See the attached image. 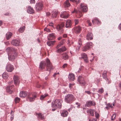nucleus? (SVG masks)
Returning <instances> with one entry per match:
<instances>
[{"mask_svg": "<svg viewBox=\"0 0 121 121\" xmlns=\"http://www.w3.org/2000/svg\"><path fill=\"white\" fill-rule=\"evenodd\" d=\"M28 94L25 91H22L20 92V96L22 98H25L27 95L28 96Z\"/></svg>", "mask_w": 121, "mask_h": 121, "instance_id": "nucleus-18", "label": "nucleus"}, {"mask_svg": "<svg viewBox=\"0 0 121 121\" xmlns=\"http://www.w3.org/2000/svg\"><path fill=\"white\" fill-rule=\"evenodd\" d=\"M82 4H81L80 5L81 9V10H82L83 12H86L88 10L86 6H82Z\"/></svg>", "mask_w": 121, "mask_h": 121, "instance_id": "nucleus-22", "label": "nucleus"}, {"mask_svg": "<svg viewBox=\"0 0 121 121\" xmlns=\"http://www.w3.org/2000/svg\"><path fill=\"white\" fill-rule=\"evenodd\" d=\"M27 11L28 13L30 14L34 13V11L33 8L30 6L27 8Z\"/></svg>", "mask_w": 121, "mask_h": 121, "instance_id": "nucleus-21", "label": "nucleus"}, {"mask_svg": "<svg viewBox=\"0 0 121 121\" xmlns=\"http://www.w3.org/2000/svg\"><path fill=\"white\" fill-rule=\"evenodd\" d=\"M43 8V4L42 2H39L37 3L35 5V8L36 10L39 11L42 10Z\"/></svg>", "mask_w": 121, "mask_h": 121, "instance_id": "nucleus-6", "label": "nucleus"}, {"mask_svg": "<svg viewBox=\"0 0 121 121\" xmlns=\"http://www.w3.org/2000/svg\"><path fill=\"white\" fill-rule=\"evenodd\" d=\"M82 58H83L84 61L86 62H88V60L86 55L85 53L81 54Z\"/></svg>", "mask_w": 121, "mask_h": 121, "instance_id": "nucleus-14", "label": "nucleus"}, {"mask_svg": "<svg viewBox=\"0 0 121 121\" xmlns=\"http://www.w3.org/2000/svg\"><path fill=\"white\" fill-rule=\"evenodd\" d=\"M66 48L65 47H63L61 48L57 49L56 51L57 53H60L63 52L66 50Z\"/></svg>", "mask_w": 121, "mask_h": 121, "instance_id": "nucleus-20", "label": "nucleus"}, {"mask_svg": "<svg viewBox=\"0 0 121 121\" xmlns=\"http://www.w3.org/2000/svg\"><path fill=\"white\" fill-rule=\"evenodd\" d=\"M92 23L94 24L97 23V24L99 25L100 24V22L99 21L97 18H95L92 21Z\"/></svg>", "mask_w": 121, "mask_h": 121, "instance_id": "nucleus-24", "label": "nucleus"}, {"mask_svg": "<svg viewBox=\"0 0 121 121\" xmlns=\"http://www.w3.org/2000/svg\"><path fill=\"white\" fill-rule=\"evenodd\" d=\"M55 43V41H49L47 42V44L49 46H52Z\"/></svg>", "mask_w": 121, "mask_h": 121, "instance_id": "nucleus-28", "label": "nucleus"}, {"mask_svg": "<svg viewBox=\"0 0 121 121\" xmlns=\"http://www.w3.org/2000/svg\"><path fill=\"white\" fill-rule=\"evenodd\" d=\"M119 87H121V82H120L118 85Z\"/></svg>", "mask_w": 121, "mask_h": 121, "instance_id": "nucleus-60", "label": "nucleus"}, {"mask_svg": "<svg viewBox=\"0 0 121 121\" xmlns=\"http://www.w3.org/2000/svg\"><path fill=\"white\" fill-rule=\"evenodd\" d=\"M67 37V35L66 34H64L63 35V37L64 38H66Z\"/></svg>", "mask_w": 121, "mask_h": 121, "instance_id": "nucleus-53", "label": "nucleus"}, {"mask_svg": "<svg viewBox=\"0 0 121 121\" xmlns=\"http://www.w3.org/2000/svg\"><path fill=\"white\" fill-rule=\"evenodd\" d=\"M4 15H6V16H9V13H5L4 14Z\"/></svg>", "mask_w": 121, "mask_h": 121, "instance_id": "nucleus-62", "label": "nucleus"}, {"mask_svg": "<svg viewBox=\"0 0 121 121\" xmlns=\"http://www.w3.org/2000/svg\"><path fill=\"white\" fill-rule=\"evenodd\" d=\"M36 115L38 116V117L39 119H41V120H43L44 119V116L41 113H36Z\"/></svg>", "mask_w": 121, "mask_h": 121, "instance_id": "nucleus-26", "label": "nucleus"}, {"mask_svg": "<svg viewBox=\"0 0 121 121\" xmlns=\"http://www.w3.org/2000/svg\"><path fill=\"white\" fill-rule=\"evenodd\" d=\"M71 21L70 20L66 21L65 24V27L66 28H70L72 25Z\"/></svg>", "mask_w": 121, "mask_h": 121, "instance_id": "nucleus-15", "label": "nucleus"}, {"mask_svg": "<svg viewBox=\"0 0 121 121\" xmlns=\"http://www.w3.org/2000/svg\"><path fill=\"white\" fill-rule=\"evenodd\" d=\"M85 92L88 94H90L91 93V92L90 91H86Z\"/></svg>", "mask_w": 121, "mask_h": 121, "instance_id": "nucleus-55", "label": "nucleus"}, {"mask_svg": "<svg viewBox=\"0 0 121 121\" xmlns=\"http://www.w3.org/2000/svg\"><path fill=\"white\" fill-rule=\"evenodd\" d=\"M49 38H48V39H52L55 38V34L52 33L49 35Z\"/></svg>", "mask_w": 121, "mask_h": 121, "instance_id": "nucleus-33", "label": "nucleus"}, {"mask_svg": "<svg viewBox=\"0 0 121 121\" xmlns=\"http://www.w3.org/2000/svg\"><path fill=\"white\" fill-rule=\"evenodd\" d=\"M67 64L65 63L64 64L63 66V68H65L67 67Z\"/></svg>", "mask_w": 121, "mask_h": 121, "instance_id": "nucleus-49", "label": "nucleus"}, {"mask_svg": "<svg viewBox=\"0 0 121 121\" xmlns=\"http://www.w3.org/2000/svg\"><path fill=\"white\" fill-rule=\"evenodd\" d=\"M37 96V93H28V99L30 101H32L35 100Z\"/></svg>", "mask_w": 121, "mask_h": 121, "instance_id": "nucleus-5", "label": "nucleus"}, {"mask_svg": "<svg viewBox=\"0 0 121 121\" xmlns=\"http://www.w3.org/2000/svg\"><path fill=\"white\" fill-rule=\"evenodd\" d=\"M60 16L62 18H67L69 17V15L68 12L64 11L61 13Z\"/></svg>", "mask_w": 121, "mask_h": 121, "instance_id": "nucleus-9", "label": "nucleus"}, {"mask_svg": "<svg viewBox=\"0 0 121 121\" xmlns=\"http://www.w3.org/2000/svg\"><path fill=\"white\" fill-rule=\"evenodd\" d=\"M81 30V27L78 26L77 27H76V33H79Z\"/></svg>", "mask_w": 121, "mask_h": 121, "instance_id": "nucleus-38", "label": "nucleus"}, {"mask_svg": "<svg viewBox=\"0 0 121 121\" xmlns=\"http://www.w3.org/2000/svg\"><path fill=\"white\" fill-rule=\"evenodd\" d=\"M12 115V116L11 117V120H12L14 118V117H13V115Z\"/></svg>", "mask_w": 121, "mask_h": 121, "instance_id": "nucleus-57", "label": "nucleus"}, {"mask_svg": "<svg viewBox=\"0 0 121 121\" xmlns=\"http://www.w3.org/2000/svg\"><path fill=\"white\" fill-rule=\"evenodd\" d=\"M82 44V42L81 39L80 38L78 40V45L77 47V49L79 50L80 49V47Z\"/></svg>", "mask_w": 121, "mask_h": 121, "instance_id": "nucleus-27", "label": "nucleus"}, {"mask_svg": "<svg viewBox=\"0 0 121 121\" xmlns=\"http://www.w3.org/2000/svg\"><path fill=\"white\" fill-rule=\"evenodd\" d=\"M2 77L4 79H7L8 77V73L6 72H4L2 74Z\"/></svg>", "mask_w": 121, "mask_h": 121, "instance_id": "nucleus-31", "label": "nucleus"}, {"mask_svg": "<svg viewBox=\"0 0 121 121\" xmlns=\"http://www.w3.org/2000/svg\"><path fill=\"white\" fill-rule=\"evenodd\" d=\"M68 114V113L67 111L65 110H63L61 112V116L63 117H66Z\"/></svg>", "mask_w": 121, "mask_h": 121, "instance_id": "nucleus-23", "label": "nucleus"}, {"mask_svg": "<svg viewBox=\"0 0 121 121\" xmlns=\"http://www.w3.org/2000/svg\"><path fill=\"white\" fill-rule=\"evenodd\" d=\"M119 28L121 30V24L119 25Z\"/></svg>", "mask_w": 121, "mask_h": 121, "instance_id": "nucleus-63", "label": "nucleus"}, {"mask_svg": "<svg viewBox=\"0 0 121 121\" xmlns=\"http://www.w3.org/2000/svg\"><path fill=\"white\" fill-rule=\"evenodd\" d=\"M61 100L56 99L53 101L52 103V107L54 108V109H52V111H54L56 110L57 108H60L61 107Z\"/></svg>", "mask_w": 121, "mask_h": 121, "instance_id": "nucleus-3", "label": "nucleus"}, {"mask_svg": "<svg viewBox=\"0 0 121 121\" xmlns=\"http://www.w3.org/2000/svg\"><path fill=\"white\" fill-rule=\"evenodd\" d=\"M2 21H0V26L2 25Z\"/></svg>", "mask_w": 121, "mask_h": 121, "instance_id": "nucleus-64", "label": "nucleus"}, {"mask_svg": "<svg viewBox=\"0 0 121 121\" xmlns=\"http://www.w3.org/2000/svg\"><path fill=\"white\" fill-rule=\"evenodd\" d=\"M89 49V47H88L86 46H84L83 48V51H86Z\"/></svg>", "mask_w": 121, "mask_h": 121, "instance_id": "nucleus-40", "label": "nucleus"}, {"mask_svg": "<svg viewBox=\"0 0 121 121\" xmlns=\"http://www.w3.org/2000/svg\"><path fill=\"white\" fill-rule=\"evenodd\" d=\"M95 104V102L91 101H87L86 103V105L88 107H90L92 105L94 106Z\"/></svg>", "mask_w": 121, "mask_h": 121, "instance_id": "nucleus-13", "label": "nucleus"}, {"mask_svg": "<svg viewBox=\"0 0 121 121\" xmlns=\"http://www.w3.org/2000/svg\"><path fill=\"white\" fill-rule=\"evenodd\" d=\"M89 121H97L96 119L94 118H91L90 119Z\"/></svg>", "mask_w": 121, "mask_h": 121, "instance_id": "nucleus-50", "label": "nucleus"}, {"mask_svg": "<svg viewBox=\"0 0 121 121\" xmlns=\"http://www.w3.org/2000/svg\"><path fill=\"white\" fill-rule=\"evenodd\" d=\"M107 105L108 106L111 108H112L113 106H112V104L110 103H108L107 104Z\"/></svg>", "mask_w": 121, "mask_h": 121, "instance_id": "nucleus-48", "label": "nucleus"}, {"mask_svg": "<svg viewBox=\"0 0 121 121\" xmlns=\"http://www.w3.org/2000/svg\"><path fill=\"white\" fill-rule=\"evenodd\" d=\"M44 30L45 31H46L47 32H50V29L48 28H45V29H44Z\"/></svg>", "mask_w": 121, "mask_h": 121, "instance_id": "nucleus-47", "label": "nucleus"}, {"mask_svg": "<svg viewBox=\"0 0 121 121\" xmlns=\"http://www.w3.org/2000/svg\"><path fill=\"white\" fill-rule=\"evenodd\" d=\"M74 97L73 95L69 94L66 96L65 98V102L68 103H72L74 100Z\"/></svg>", "mask_w": 121, "mask_h": 121, "instance_id": "nucleus-4", "label": "nucleus"}, {"mask_svg": "<svg viewBox=\"0 0 121 121\" xmlns=\"http://www.w3.org/2000/svg\"><path fill=\"white\" fill-rule=\"evenodd\" d=\"M7 52L9 53V60L13 61L17 57L16 50L14 48L9 47L6 49Z\"/></svg>", "mask_w": 121, "mask_h": 121, "instance_id": "nucleus-2", "label": "nucleus"}, {"mask_svg": "<svg viewBox=\"0 0 121 121\" xmlns=\"http://www.w3.org/2000/svg\"><path fill=\"white\" fill-rule=\"evenodd\" d=\"M105 80L107 82H108V84H109L111 83V81L110 79H108L107 78V79H105Z\"/></svg>", "mask_w": 121, "mask_h": 121, "instance_id": "nucleus-46", "label": "nucleus"}, {"mask_svg": "<svg viewBox=\"0 0 121 121\" xmlns=\"http://www.w3.org/2000/svg\"><path fill=\"white\" fill-rule=\"evenodd\" d=\"M47 15L49 16L50 15V13L49 12H47L46 13Z\"/></svg>", "mask_w": 121, "mask_h": 121, "instance_id": "nucleus-59", "label": "nucleus"}, {"mask_svg": "<svg viewBox=\"0 0 121 121\" xmlns=\"http://www.w3.org/2000/svg\"><path fill=\"white\" fill-rule=\"evenodd\" d=\"M39 68L41 70L45 69L46 70L49 71L50 73V70L53 68V67L50 61L48 59H47L46 62L42 61L40 62Z\"/></svg>", "mask_w": 121, "mask_h": 121, "instance_id": "nucleus-1", "label": "nucleus"}, {"mask_svg": "<svg viewBox=\"0 0 121 121\" xmlns=\"http://www.w3.org/2000/svg\"><path fill=\"white\" fill-rule=\"evenodd\" d=\"M52 16L53 17H56L57 15V13L56 12L53 11L52 13Z\"/></svg>", "mask_w": 121, "mask_h": 121, "instance_id": "nucleus-36", "label": "nucleus"}, {"mask_svg": "<svg viewBox=\"0 0 121 121\" xmlns=\"http://www.w3.org/2000/svg\"><path fill=\"white\" fill-rule=\"evenodd\" d=\"M63 58L65 60L68 59L69 58V56L67 53H63Z\"/></svg>", "mask_w": 121, "mask_h": 121, "instance_id": "nucleus-32", "label": "nucleus"}, {"mask_svg": "<svg viewBox=\"0 0 121 121\" xmlns=\"http://www.w3.org/2000/svg\"><path fill=\"white\" fill-rule=\"evenodd\" d=\"M65 26V24L63 22L61 23L60 25H57L56 27V29L60 33L63 32L64 30L63 27Z\"/></svg>", "mask_w": 121, "mask_h": 121, "instance_id": "nucleus-7", "label": "nucleus"}, {"mask_svg": "<svg viewBox=\"0 0 121 121\" xmlns=\"http://www.w3.org/2000/svg\"><path fill=\"white\" fill-rule=\"evenodd\" d=\"M93 36L92 34L89 32L86 35V39L88 40H91L93 39Z\"/></svg>", "mask_w": 121, "mask_h": 121, "instance_id": "nucleus-12", "label": "nucleus"}, {"mask_svg": "<svg viewBox=\"0 0 121 121\" xmlns=\"http://www.w3.org/2000/svg\"><path fill=\"white\" fill-rule=\"evenodd\" d=\"M20 100V99L18 97L16 98L15 99V102L16 103H18Z\"/></svg>", "mask_w": 121, "mask_h": 121, "instance_id": "nucleus-44", "label": "nucleus"}, {"mask_svg": "<svg viewBox=\"0 0 121 121\" xmlns=\"http://www.w3.org/2000/svg\"><path fill=\"white\" fill-rule=\"evenodd\" d=\"M63 43V41H61L56 46V48H58L62 45Z\"/></svg>", "mask_w": 121, "mask_h": 121, "instance_id": "nucleus-39", "label": "nucleus"}, {"mask_svg": "<svg viewBox=\"0 0 121 121\" xmlns=\"http://www.w3.org/2000/svg\"><path fill=\"white\" fill-rule=\"evenodd\" d=\"M68 78L70 80L73 81L75 79V76L73 73H70L69 75Z\"/></svg>", "mask_w": 121, "mask_h": 121, "instance_id": "nucleus-19", "label": "nucleus"}, {"mask_svg": "<svg viewBox=\"0 0 121 121\" xmlns=\"http://www.w3.org/2000/svg\"><path fill=\"white\" fill-rule=\"evenodd\" d=\"M86 46L89 48L92 47V43L91 42L87 43Z\"/></svg>", "mask_w": 121, "mask_h": 121, "instance_id": "nucleus-35", "label": "nucleus"}, {"mask_svg": "<svg viewBox=\"0 0 121 121\" xmlns=\"http://www.w3.org/2000/svg\"><path fill=\"white\" fill-rule=\"evenodd\" d=\"M64 5L65 7H68L70 6V4L68 0H66L65 2Z\"/></svg>", "mask_w": 121, "mask_h": 121, "instance_id": "nucleus-30", "label": "nucleus"}, {"mask_svg": "<svg viewBox=\"0 0 121 121\" xmlns=\"http://www.w3.org/2000/svg\"><path fill=\"white\" fill-rule=\"evenodd\" d=\"M13 79L15 84V85H17L19 83V81L18 77L17 76L15 75L14 76Z\"/></svg>", "mask_w": 121, "mask_h": 121, "instance_id": "nucleus-17", "label": "nucleus"}, {"mask_svg": "<svg viewBox=\"0 0 121 121\" xmlns=\"http://www.w3.org/2000/svg\"><path fill=\"white\" fill-rule=\"evenodd\" d=\"M36 86L37 87L39 88L40 86L39 85V84H38L36 85Z\"/></svg>", "mask_w": 121, "mask_h": 121, "instance_id": "nucleus-56", "label": "nucleus"}, {"mask_svg": "<svg viewBox=\"0 0 121 121\" xmlns=\"http://www.w3.org/2000/svg\"><path fill=\"white\" fill-rule=\"evenodd\" d=\"M12 35V34L11 32H8L6 34V38L7 40H9Z\"/></svg>", "mask_w": 121, "mask_h": 121, "instance_id": "nucleus-29", "label": "nucleus"}, {"mask_svg": "<svg viewBox=\"0 0 121 121\" xmlns=\"http://www.w3.org/2000/svg\"><path fill=\"white\" fill-rule=\"evenodd\" d=\"M48 96V94H44L43 95H42L40 97V99L41 100H43L44 98Z\"/></svg>", "mask_w": 121, "mask_h": 121, "instance_id": "nucleus-37", "label": "nucleus"}, {"mask_svg": "<svg viewBox=\"0 0 121 121\" xmlns=\"http://www.w3.org/2000/svg\"><path fill=\"white\" fill-rule=\"evenodd\" d=\"M104 91V90L102 88H101L100 89H99L98 91V92L100 93H102Z\"/></svg>", "mask_w": 121, "mask_h": 121, "instance_id": "nucleus-43", "label": "nucleus"}, {"mask_svg": "<svg viewBox=\"0 0 121 121\" xmlns=\"http://www.w3.org/2000/svg\"><path fill=\"white\" fill-rule=\"evenodd\" d=\"M94 110L90 109L89 110H87L86 111V112L87 113H90V115L91 116H93L94 115Z\"/></svg>", "mask_w": 121, "mask_h": 121, "instance_id": "nucleus-25", "label": "nucleus"}, {"mask_svg": "<svg viewBox=\"0 0 121 121\" xmlns=\"http://www.w3.org/2000/svg\"><path fill=\"white\" fill-rule=\"evenodd\" d=\"M74 85L73 84H69V88H71L72 87V86H73Z\"/></svg>", "mask_w": 121, "mask_h": 121, "instance_id": "nucleus-54", "label": "nucleus"}, {"mask_svg": "<svg viewBox=\"0 0 121 121\" xmlns=\"http://www.w3.org/2000/svg\"><path fill=\"white\" fill-rule=\"evenodd\" d=\"M6 69V70L8 72H11L14 69V68L13 66L10 64H8L7 65Z\"/></svg>", "mask_w": 121, "mask_h": 121, "instance_id": "nucleus-10", "label": "nucleus"}, {"mask_svg": "<svg viewBox=\"0 0 121 121\" xmlns=\"http://www.w3.org/2000/svg\"><path fill=\"white\" fill-rule=\"evenodd\" d=\"M107 72L106 71H104L103 72L102 74V77L105 80V79H107Z\"/></svg>", "mask_w": 121, "mask_h": 121, "instance_id": "nucleus-34", "label": "nucleus"}, {"mask_svg": "<svg viewBox=\"0 0 121 121\" xmlns=\"http://www.w3.org/2000/svg\"><path fill=\"white\" fill-rule=\"evenodd\" d=\"M95 117L96 118H98L99 117V115L96 111H95Z\"/></svg>", "mask_w": 121, "mask_h": 121, "instance_id": "nucleus-41", "label": "nucleus"}, {"mask_svg": "<svg viewBox=\"0 0 121 121\" xmlns=\"http://www.w3.org/2000/svg\"><path fill=\"white\" fill-rule=\"evenodd\" d=\"M78 19H76V25L78 24Z\"/></svg>", "mask_w": 121, "mask_h": 121, "instance_id": "nucleus-61", "label": "nucleus"}, {"mask_svg": "<svg viewBox=\"0 0 121 121\" xmlns=\"http://www.w3.org/2000/svg\"><path fill=\"white\" fill-rule=\"evenodd\" d=\"M76 105H77V108H79V107L80 105V104L78 103H76Z\"/></svg>", "mask_w": 121, "mask_h": 121, "instance_id": "nucleus-52", "label": "nucleus"}, {"mask_svg": "<svg viewBox=\"0 0 121 121\" xmlns=\"http://www.w3.org/2000/svg\"><path fill=\"white\" fill-rule=\"evenodd\" d=\"M78 82L82 86H84L86 84L84 78L81 76H79L78 79Z\"/></svg>", "mask_w": 121, "mask_h": 121, "instance_id": "nucleus-8", "label": "nucleus"}, {"mask_svg": "<svg viewBox=\"0 0 121 121\" xmlns=\"http://www.w3.org/2000/svg\"><path fill=\"white\" fill-rule=\"evenodd\" d=\"M20 42L19 40H13L11 42V43L13 45L16 46L19 45Z\"/></svg>", "mask_w": 121, "mask_h": 121, "instance_id": "nucleus-11", "label": "nucleus"}, {"mask_svg": "<svg viewBox=\"0 0 121 121\" xmlns=\"http://www.w3.org/2000/svg\"><path fill=\"white\" fill-rule=\"evenodd\" d=\"M13 87L14 86L13 85L10 86H7L6 88V90L7 92L9 93H12L13 92Z\"/></svg>", "mask_w": 121, "mask_h": 121, "instance_id": "nucleus-16", "label": "nucleus"}, {"mask_svg": "<svg viewBox=\"0 0 121 121\" xmlns=\"http://www.w3.org/2000/svg\"><path fill=\"white\" fill-rule=\"evenodd\" d=\"M24 28L23 27L20 28L19 29V31L21 33H22L23 32L24 30Z\"/></svg>", "mask_w": 121, "mask_h": 121, "instance_id": "nucleus-42", "label": "nucleus"}, {"mask_svg": "<svg viewBox=\"0 0 121 121\" xmlns=\"http://www.w3.org/2000/svg\"><path fill=\"white\" fill-rule=\"evenodd\" d=\"M30 2L31 4H34L35 3V0H30Z\"/></svg>", "mask_w": 121, "mask_h": 121, "instance_id": "nucleus-51", "label": "nucleus"}, {"mask_svg": "<svg viewBox=\"0 0 121 121\" xmlns=\"http://www.w3.org/2000/svg\"><path fill=\"white\" fill-rule=\"evenodd\" d=\"M116 114H113L112 116L111 117V120H113L115 119V117H116Z\"/></svg>", "mask_w": 121, "mask_h": 121, "instance_id": "nucleus-45", "label": "nucleus"}, {"mask_svg": "<svg viewBox=\"0 0 121 121\" xmlns=\"http://www.w3.org/2000/svg\"><path fill=\"white\" fill-rule=\"evenodd\" d=\"M49 25L50 26H52L53 25V24L52 23H50L49 24Z\"/></svg>", "mask_w": 121, "mask_h": 121, "instance_id": "nucleus-58", "label": "nucleus"}]
</instances>
